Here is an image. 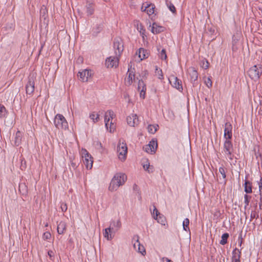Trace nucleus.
<instances>
[{"instance_id":"nucleus-1","label":"nucleus","mask_w":262,"mask_h":262,"mask_svg":"<svg viewBox=\"0 0 262 262\" xmlns=\"http://www.w3.org/2000/svg\"><path fill=\"white\" fill-rule=\"evenodd\" d=\"M127 179L126 175L124 173H116L112 179L108 187L109 190L114 191L116 190L120 186L123 185Z\"/></svg>"},{"instance_id":"nucleus-2","label":"nucleus","mask_w":262,"mask_h":262,"mask_svg":"<svg viewBox=\"0 0 262 262\" xmlns=\"http://www.w3.org/2000/svg\"><path fill=\"white\" fill-rule=\"evenodd\" d=\"M115 114L113 111L108 110L104 115V122L105 127L110 133H113L116 129Z\"/></svg>"},{"instance_id":"nucleus-3","label":"nucleus","mask_w":262,"mask_h":262,"mask_svg":"<svg viewBox=\"0 0 262 262\" xmlns=\"http://www.w3.org/2000/svg\"><path fill=\"white\" fill-rule=\"evenodd\" d=\"M117 152L118 158L121 161H123L126 159L127 147L125 141L123 140H119L117 144Z\"/></svg>"},{"instance_id":"nucleus-4","label":"nucleus","mask_w":262,"mask_h":262,"mask_svg":"<svg viewBox=\"0 0 262 262\" xmlns=\"http://www.w3.org/2000/svg\"><path fill=\"white\" fill-rule=\"evenodd\" d=\"M54 124L58 129L66 130L68 128V122L64 117L60 114H58L55 116Z\"/></svg>"},{"instance_id":"nucleus-5","label":"nucleus","mask_w":262,"mask_h":262,"mask_svg":"<svg viewBox=\"0 0 262 262\" xmlns=\"http://www.w3.org/2000/svg\"><path fill=\"white\" fill-rule=\"evenodd\" d=\"M249 77L253 80H258L262 74V66L257 64L252 66L248 72Z\"/></svg>"},{"instance_id":"nucleus-6","label":"nucleus","mask_w":262,"mask_h":262,"mask_svg":"<svg viewBox=\"0 0 262 262\" xmlns=\"http://www.w3.org/2000/svg\"><path fill=\"white\" fill-rule=\"evenodd\" d=\"M223 152L227 158L232 160L233 158V148L231 142L229 140H226L224 144Z\"/></svg>"},{"instance_id":"nucleus-7","label":"nucleus","mask_w":262,"mask_h":262,"mask_svg":"<svg viewBox=\"0 0 262 262\" xmlns=\"http://www.w3.org/2000/svg\"><path fill=\"white\" fill-rule=\"evenodd\" d=\"M81 155L83 158V162L87 169H91L93 166V158L88 151L85 149H82Z\"/></svg>"},{"instance_id":"nucleus-8","label":"nucleus","mask_w":262,"mask_h":262,"mask_svg":"<svg viewBox=\"0 0 262 262\" xmlns=\"http://www.w3.org/2000/svg\"><path fill=\"white\" fill-rule=\"evenodd\" d=\"M138 78L136 77L135 72L134 69L128 68V71L126 73V77L125 78L124 83L126 85H130L136 79Z\"/></svg>"},{"instance_id":"nucleus-9","label":"nucleus","mask_w":262,"mask_h":262,"mask_svg":"<svg viewBox=\"0 0 262 262\" xmlns=\"http://www.w3.org/2000/svg\"><path fill=\"white\" fill-rule=\"evenodd\" d=\"M115 55V56H110L105 60V66L107 68H116L119 64V57Z\"/></svg>"},{"instance_id":"nucleus-10","label":"nucleus","mask_w":262,"mask_h":262,"mask_svg":"<svg viewBox=\"0 0 262 262\" xmlns=\"http://www.w3.org/2000/svg\"><path fill=\"white\" fill-rule=\"evenodd\" d=\"M158 147L157 140L152 139L148 144L143 147V149L147 153L153 154L155 153Z\"/></svg>"},{"instance_id":"nucleus-11","label":"nucleus","mask_w":262,"mask_h":262,"mask_svg":"<svg viewBox=\"0 0 262 262\" xmlns=\"http://www.w3.org/2000/svg\"><path fill=\"white\" fill-rule=\"evenodd\" d=\"M114 49L115 55L120 56L123 51V44L122 40L120 38L115 39L114 42Z\"/></svg>"},{"instance_id":"nucleus-12","label":"nucleus","mask_w":262,"mask_h":262,"mask_svg":"<svg viewBox=\"0 0 262 262\" xmlns=\"http://www.w3.org/2000/svg\"><path fill=\"white\" fill-rule=\"evenodd\" d=\"M168 79L172 86L180 91L183 90L182 81L177 77L174 75H171Z\"/></svg>"},{"instance_id":"nucleus-13","label":"nucleus","mask_w":262,"mask_h":262,"mask_svg":"<svg viewBox=\"0 0 262 262\" xmlns=\"http://www.w3.org/2000/svg\"><path fill=\"white\" fill-rule=\"evenodd\" d=\"M141 10L143 12H145L150 16L154 13L155 7L154 5L151 4L145 3L142 4Z\"/></svg>"},{"instance_id":"nucleus-14","label":"nucleus","mask_w":262,"mask_h":262,"mask_svg":"<svg viewBox=\"0 0 262 262\" xmlns=\"http://www.w3.org/2000/svg\"><path fill=\"white\" fill-rule=\"evenodd\" d=\"M79 79L83 82H87L92 76V72L88 70H84L78 74Z\"/></svg>"},{"instance_id":"nucleus-15","label":"nucleus","mask_w":262,"mask_h":262,"mask_svg":"<svg viewBox=\"0 0 262 262\" xmlns=\"http://www.w3.org/2000/svg\"><path fill=\"white\" fill-rule=\"evenodd\" d=\"M127 124L130 126H135L139 123V119L136 114H132L126 118Z\"/></svg>"},{"instance_id":"nucleus-16","label":"nucleus","mask_w":262,"mask_h":262,"mask_svg":"<svg viewBox=\"0 0 262 262\" xmlns=\"http://www.w3.org/2000/svg\"><path fill=\"white\" fill-rule=\"evenodd\" d=\"M232 125L229 123L227 122L225 124V129H224V138L226 140H229L231 139L232 138Z\"/></svg>"},{"instance_id":"nucleus-17","label":"nucleus","mask_w":262,"mask_h":262,"mask_svg":"<svg viewBox=\"0 0 262 262\" xmlns=\"http://www.w3.org/2000/svg\"><path fill=\"white\" fill-rule=\"evenodd\" d=\"M138 90L140 92V97L144 99L146 94V86L143 81L139 80L138 81Z\"/></svg>"},{"instance_id":"nucleus-18","label":"nucleus","mask_w":262,"mask_h":262,"mask_svg":"<svg viewBox=\"0 0 262 262\" xmlns=\"http://www.w3.org/2000/svg\"><path fill=\"white\" fill-rule=\"evenodd\" d=\"M188 73L190 77V80L192 82H195L198 78V73L197 71L193 67H190L188 69Z\"/></svg>"},{"instance_id":"nucleus-19","label":"nucleus","mask_w":262,"mask_h":262,"mask_svg":"<svg viewBox=\"0 0 262 262\" xmlns=\"http://www.w3.org/2000/svg\"><path fill=\"white\" fill-rule=\"evenodd\" d=\"M134 25L140 33L142 35L143 38H144L145 30L144 29L143 25L138 20H134Z\"/></svg>"},{"instance_id":"nucleus-20","label":"nucleus","mask_w":262,"mask_h":262,"mask_svg":"<svg viewBox=\"0 0 262 262\" xmlns=\"http://www.w3.org/2000/svg\"><path fill=\"white\" fill-rule=\"evenodd\" d=\"M26 91L27 94L32 95L34 91V82L31 81L30 79L29 80L26 86Z\"/></svg>"},{"instance_id":"nucleus-21","label":"nucleus","mask_w":262,"mask_h":262,"mask_svg":"<svg viewBox=\"0 0 262 262\" xmlns=\"http://www.w3.org/2000/svg\"><path fill=\"white\" fill-rule=\"evenodd\" d=\"M137 239L135 242V243L134 244V248L135 250H136V246H138V249L137 251L141 253L143 255H144L145 253V249L144 247V246L140 244V242H139L138 237H136Z\"/></svg>"},{"instance_id":"nucleus-22","label":"nucleus","mask_w":262,"mask_h":262,"mask_svg":"<svg viewBox=\"0 0 262 262\" xmlns=\"http://www.w3.org/2000/svg\"><path fill=\"white\" fill-rule=\"evenodd\" d=\"M241 252L235 248L232 252V262H240Z\"/></svg>"},{"instance_id":"nucleus-23","label":"nucleus","mask_w":262,"mask_h":262,"mask_svg":"<svg viewBox=\"0 0 262 262\" xmlns=\"http://www.w3.org/2000/svg\"><path fill=\"white\" fill-rule=\"evenodd\" d=\"M67 229V225L64 222L61 221L57 225V230L59 234H63L64 233Z\"/></svg>"},{"instance_id":"nucleus-24","label":"nucleus","mask_w":262,"mask_h":262,"mask_svg":"<svg viewBox=\"0 0 262 262\" xmlns=\"http://www.w3.org/2000/svg\"><path fill=\"white\" fill-rule=\"evenodd\" d=\"M164 28L162 26L158 25L157 24L154 23L151 26V31L154 34H158L163 32Z\"/></svg>"},{"instance_id":"nucleus-25","label":"nucleus","mask_w":262,"mask_h":262,"mask_svg":"<svg viewBox=\"0 0 262 262\" xmlns=\"http://www.w3.org/2000/svg\"><path fill=\"white\" fill-rule=\"evenodd\" d=\"M138 55L140 60H142L148 57V53L146 50L140 48L139 50Z\"/></svg>"},{"instance_id":"nucleus-26","label":"nucleus","mask_w":262,"mask_h":262,"mask_svg":"<svg viewBox=\"0 0 262 262\" xmlns=\"http://www.w3.org/2000/svg\"><path fill=\"white\" fill-rule=\"evenodd\" d=\"M22 138V134L20 131H17L16 133L15 140H14V144L16 146H18L21 143Z\"/></svg>"},{"instance_id":"nucleus-27","label":"nucleus","mask_w":262,"mask_h":262,"mask_svg":"<svg viewBox=\"0 0 262 262\" xmlns=\"http://www.w3.org/2000/svg\"><path fill=\"white\" fill-rule=\"evenodd\" d=\"M244 189L245 191L247 193L252 192V184L249 181H245L244 184Z\"/></svg>"},{"instance_id":"nucleus-28","label":"nucleus","mask_w":262,"mask_h":262,"mask_svg":"<svg viewBox=\"0 0 262 262\" xmlns=\"http://www.w3.org/2000/svg\"><path fill=\"white\" fill-rule=\"evenodd\" d=\"M86 13L88 15H91L94 11V5L93 3H89L86 5Z\"/></svg>"},{"instance_id":"nucleus-29","label":"nucleus","mask_w":262,"mask_h":262,"mask_svg":"<svg viewBox=\"0 0 262 262\" xmlns=\"http://www.w3.org/2000/svg\"><path fill=\"white\" fill-rule=\"evenodd\" d=\"M103 234L107 240H111L113 238V236L111 234V228L110 227L109 228H106L104 230Z\"/></svg>"},{"instance_id":"nucleus-30","label":"nucleus","mask_w":262,"mask_h":262,"mask_svg":"<svg viewBox=\"0 0 262 262\" xmlns=\"http://www.w3.org/2000/svg\"><path fill=\"white\" fill-rule=\"evenodd\" d=\"M7 111L6 107L2 104H0V118L6 117Z\"/></svg>"},{"instance_id":"nucleus-31","label":"nucleus","mask_w":262,"mask_h":262,"mask_svg":"<svg viewBox=\"0 0 262 262\" xmlns=\"http://www.w3.org/2000/svg\"><path fill=\"white\" fill-rule=\"evenodd\" d=\"M90 118L95 123L99 120V115L96 112H92L90 114Z\"/></svg>"},{"instance_id":"nucleus-32","label":"nucleus","mask_w":262,"mask_h":262,"mask_svg":"<svg viewBox=\"0 0 262 262\" xmlns=\"http://www.w3.org/2000/svg\"><path fill=\"white\" fill-rule=\"evenodd\" d=\"M158 125H149L147 127L148 132L150 134H155L157 130Z\"/></svg>"},{"instance_id":"nucleus-33","label":"nucleus","mask_w":262,"mask_h":262,"mask_svg":"<svg viewBox=\"0 0 262 262\" xmlns=\"http://www.w3.org/2000/svg\"><path fill=\"white\" fill-rule=\"evenodd\" d=\"M229 237V234L227 233H224L222 236V239L220 241V244L221 245H225L227 243V238Z\"/></svg>"},{"instance_id":"nucleus-34","label":"nucleus","mask_w":262,"mask_h":262,"mask_svg":"<svg viewBox=\"0 0 262 262\" xmlns=\"http://www.w3.org/2000/svg\"><path fill=\"white\" fill-rule=\"evenodd\" d=\"M111 225L114 227L116 230H118L121 226V223L120 221L118 220L116 221L112 222Z\"/></svg>"},{"instance_id":"nucleus-35","label":"nucleus","mask_w":262,"mask_h":262,"mask_svg":"<svg viewBox=\"0 0 262 262\" xmlns=\"http://www.w3.org/2000/svg\"><path fill=\"white\" fill-rule=\"evenodd\" d=\"M189 220L188 219H185L183 223V229L185 231L189 230Z\"/></svg>"},{"instance_id":"nucleus-36","label":"nucleus","mask_w":262,"mask_h":262,"mask_svg":"<svg viewBox=\"0 0 262 262\" xmlns=\"http://www.w3.org/2000/svg\"><path fill=\"white\" fill-rule=\"evenodd\" d=\"M167 6L168 7L169 10L171 11L173 13H176V9L174 5L170 2H166Z\"/></svg>"},{"instance_id":"nucleus-37","label":"nucleus","mask_w":262,"mask_h":262,"mask_svg":"<svg viewBox=\"0 0 262 262\" xmlns=\"http://www.w3.org/2000/svg\"><path fill=\"white\" fill-rule=\"evenodd\" d=\"M155 75L160 79H162L163 78V75L161 70L156 68Z\"/></svg>"},{"instance_id":"nucleus-38","label":"nucleus","mask_w":262,"mask_h":262,"mask_svg":"<svg viewBox=\"0 0 262 262\" xmlns=\"http://www.w3.org/2000/svg\"><path fill=\"white\" fill-rule=\"evenodd\" d=\"M250 199H251V196L247 195V194H245L244 195V203H245V208H246L248 205H249V203L250 202Z\"/></svg>"},{"instance_id":"nucleus-39","label":"nucleus","mask_w":262,"mask_h":262,"mask_svg":"<svg viewBox=\"0 0 262 262\" xmlns=\"http://www.w3.org/2000/svg\"><path fill=\"white\" fill-rule=\"evenodd\" d=\"M205 83L206 85L208 88H210L212 86V82L211 77H208L205 80Z\"/></svg>"},{"instance_id":"nucleus-40","label":"nucleus","mask_w":262,"mask_h":262,"mask_svg":"<svg viewBox=\"0 0 262 262\" xmlns=\"http://www.w3.org/2000/svg\"><path fill=\"white\" fill-rule=\"evenodd\" d=\"M258 187L260 195V202H262V178L260 179L259 182H258Z\"/></svg>"},{"instance_id":"nucleus-41","label":"nucleus","mask_w":262,"mask_h":262,"mask_svg":"<svg viewBox=\"0 0 262 262\" xmlns=\"http://www.w3.org/2000/svg\"><path fill=\"white\" fill-rule=\"evenodd\" d=\"M158 222L161 224L162 225H165L166 222V219L164 217L159 215L158 216V220H157Z\"/></svg>"},{"instance_id":"nucleus-42","label":"nucleus","mask_w":262,"mask_h":262,"mask_svg":"<svg viewBox=\"0 0 262 262\" xmlns=\"http://www.w3.org/2000/svg\"><path fill=\"white\" fill-rule=\"evenodd\" d=\"M160 57L162 60H166L167 58V55L166 54V51L165 49L162 50L160 53Z\"/></svg>"},{"instance_id":"nucleus-43","label":"nucleus","mask_w":262,"mask_h":262,"mask_svg":"<svg viewBox=\"0 0 262 262\" xmlns=\"http://www.w3.org/2000/svg\"><path fill=\"white\" fill-rule=\"evenodd\" d=\"M159 214H160L159 212L157 209V208L155 207V206H154V209L153 212H152V215H153L154 218L156 220H158V216Z\"/></svg>"},{"instance_id":"nucleus-44","label":"nucleus","mask_w":262,"mask_h":262,"mask_svg":"<svg viewBox=\"0 0 262 262\" xmlns=\"http://www.w3.org/2000/svg\"><path fill=\"white\" fill-rule=\"evenodd\" d=\"M209 63L207 60H202L201 66L203 68L207 69L209 68Z\"/></svg>"},{"instance_id":"nucleus-45","label":"nucleus","mask_w":262,"mask_h":262,"mask_svg":"<svg viewBox=\"0 0 262 262\" xmlns=\"http://www.w3.org/2000/svg\"><path fill=\"white\" fill-rule=\"evenodd\" d=\"M94 144L95 147L98 149H101L102 148V144L98 141H94Z\"/></svg>"},{"instance_id":"nucleus-46","label":"nucleus","mask_w":262,"mask_h":262,"mask_svg":"<svg viewBox=\"0 0 262 262\" xmlns=\"http://www.w3.org/2000/svg\"><path fill=\"white\" fill-rule=\"evenodd\" d=\"M51 234L49 232H46L43 233L42 238L44 240L49 239L51 238Z\"/></svg>"},{"instance_id":"nucleus-47","label":"nucleus","mask_w":262,"mask_h":262,"mask_svg":"<svg viewBox=\"0 0 262 262\" xmlns=\"http://www.w3.org/2000/svg\"><path fill=\"white\" fill-rule=\"evenodd\" d=\"M219 172L222 174L223 178L225 179L226 177L225 169L224 167H220Z\"/></svg>"},{"instance_id":"nucleus-48","label":"nucleus","mask_w":262,"mask_h":262,"mask_svg":"<svg viewBox=\"0 0 262 262\" xmlns=\"http://www.w3.org/2000/svg\"><path fill=\"white\" fill-rule=\"evenodd\" d=\"M258 216L257 213L256 211H252L250 214V221Z\"/></svg>"},{"instance_id":"nucleus-49","label":"nucleus","mask_w":262,"mask_h":262,"mask_svg":"<svg viewBox=\"0 0 262 262\" xmlns=\"http://www.w3.org/2000/svg\"><path fill=\"white\" fill-rule=\"evenodd\" d=\"M143 167L145 170L148 171L149 172L152 171V168H150L149 163H146L143 165Z\"/></svg>"},{"instance_id":"nucleus-50","label":"nucleus","mask_w":262,"mask_h":262,"mask_svg":"<svg viewBox=\"0 0 262 262\" xmlns=\"http://www.w3.org/2000/svg\"><path fill=\"white\" fill-rule=\"evenodd\" d=\"M60 208L62 212H66L68 209L67 205L66 203H61Z\"/></svg>"},{"instance_id":"nucleus-51","label":"nucleus","mask_w":262,"mask_h":262,"mask_svg":"<svg viewBox=\"0 0 262 262\" xmlns=\"http://www.w3.org/2000/svg\"><path fill=\"white\" fill-rule=\"evenodd\" d=\"M48 254L50 258L51 259H53V257H54V252L52 250H50L48 252Z\"/></svg>"},{"instance_id":"nucleus-52","label":"nucleus","mask_w":262,"mask_h":262,"mask_svg":"<svg viewBox=\"0 0 262 262\" xmlns=\"http://www.w3.org/2000/svg\"><path fill=\"white\" fill-rule=\"evenodd\" d=\"M162 260L163 262H173L168 258H163Z\"/></svg>"},{"instance_id":"nucleus-53","label":"nucleus","mask_w":262,"mask_h":262,"mask_svg":"<svg viewBox=\"0 0 262 262\" xmlns=\"http://www.w3.org/2000/svg\"><path fill=\"white\" fill-rule=\"evenodd\" d=\"M242 239H241L239 241V246H241L242 245Z\"/></svg>"},{"instance_id":"nucleus-54","label":"nucleus","mask_w":262,"mask_h":262,"mask_svg":"<svg viewBox=\"0 0 262 262\" xmlns=\"http://www.w3.org/2000/svg\"><path fill=\"white\" fill-rule=\"evenodd\" d=\"M137 249H138V246H136V250H137Z\"/></svg>"}]
</instances>
